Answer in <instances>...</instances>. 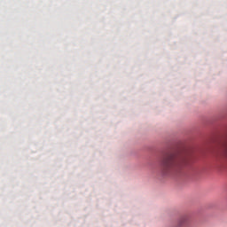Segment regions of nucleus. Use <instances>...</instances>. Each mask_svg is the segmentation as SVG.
I'll use <instances>...</instances> for the list:
<instances>
[{
  "label": "nucleus",
  "instance_id": "f257e3e1",
  "mask_svg": "<svg viewBox=\"0 0 227 227\" xmlns=\"http://www.w3.org/2000/svg\"><path fill=\"white\" fill-rule=\"evenodd\" d=\"M189 156L169 153L163 156L160 168L163 175H182L190 162Z\"/></svg>",
  "mask_w": 227,
  "mask_h": 227
},
{
  "label": "nucleus",
  "instance_id": "f03ea898",
  "mask_svg": "<svg viewBox=\"0 0 227 227\" xmlns=\"http://www.w3.org/2000/svg\"><path fill=\"white\" fill-rule=\"evenodd\" d=\"M184 223H185V218H183V219L179 222L180 226H182V224H184Z\"/></svg>",
  "mask_w": 227,
  "mask_h": 227
}]
</instances>
